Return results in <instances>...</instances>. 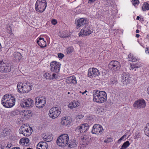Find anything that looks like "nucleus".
<instances>
[{
  "label": "nucleus",
  "instance_id": "nucleus-30",
  "mask_svg": "<svg viewBox=\"0 0 149 149\" xmlns=\"http://www.w3.org/2000/svg\"><path fill=\"white\" fill-rule=\"evenodd\" d=\"M142 66L141 63L138 62L136 64H131L130 66V68L131 69L133 70L134 68H138Z\"/></svg>",
  "mask_w": 149,
  "mask_h": 149
},
{
  "label": "nucleus",
  "instance_id": "nucleus-15",
  "mask_svg": "<svg viewBox=\"0 0 149 149\" xmlns=\"http://www.w3.org/2000/svg\"><path fill=\"white\" fill-rule=\"evenodd\" d=\"M21 117L23 118H29L32 115V113L31 111L27 110H23L19 112Z\"/></svg>",
  "mask_w": 149,
  "mask_h": 149
},
{
  "label": "nucleus",
  "instance_id": "nucleus-61",
  "mask_svg": "<svg viewBox=\"0 0 149 149\" xmlns=\"http://www.w3.org/2000/svg\"><path fill=\"white\" fill-rule=\"evenodd\" d=\"M139 30H138V29H137L136 30V33H139Z\"/></svg>",
  "mask_w": 149,
  "mask_h": 149
},
{
  "label": "nucleus",
  "instance_id": "nucleus-38",
  "mask_svg": "<svg viewBox=\"0 0 149 149\" xmlns=\"http://www.w3.org/2000/svg\"><path fill=\"white\" fill-rule=\"evenodd\" d=\"M100 73L98 69L94 68V77H97L100 75Z\"/></svg>",
  "mask_w": 149,
  "mask_h": 149
},
{
  "label": "nucleus",
  "instance_id": "nucleus-58",
  "mask_svg": "<svg viewBox=\"0 0 149 149\" xmlns=\"http://www.w3.org/2000/svg\"><path fill=\"white\" fill-rule=\"evenodd\" d=\"M147 91L148 94L149 95V86L148 87Z\"/></svg>",
  "mask_w": 149,
  "mask_h": 149
},
{
  "label": "nucleus",
  "instance_id": "nucleus-22",
  "mask_svg": "<svg viewBox=\"0 0 149 149\" xmlns=\"http://www.w3.org/2000/svg\"><path fill=\"white\" fill-rule=\"evenodd\" d=\"M48 144L45 141H41L37 145V149H47Z\"/></svg>",
  "mask_w": 149,
  "mask_h": 149
},
{
  "label": "nucleus",
  "instance_id": "nucleus-29",
  "mask_svg": "<svg viewBox=\"0 0 149 149\" xmlns=\"http://www.w3.org/2000/svg\"><path fill=\"white\" fill-rule=\"evenodd\" d=\"M43 76L46 79L51 80V73L50 72H44L43 73Z\"/></svg>",
  "mask_w": 149,
  "mask_h": 149
},
{
  "label": "nucleus",
  "instance_id": "nucleus-4",
  "mask_svg": "<svg viewBox=\"0 0 149 149\" xmlns=\"http://www.w3.org/2000/svg\"><path fill=\"white\" fill-rule=\"evenodd\" d=\"M69 138L66 134H63L58 138L56 143L57 145L61 147L66 146L68 145Z\"/></svg>",
  "mask_w": 149,
  "mask_h": 149
},
{
  "label": "nucleus",
  "instance_id": "nucleus-17",
  "mask_svg": "<svg viewBox=\"0 0 149 149\" xmlns=\"http://www.w3.org/2000/svg\"><path fill=\"white\" fill-rule=\"evenodd\" d=\"M72 120L70 117H63L61 119V124L63 125L68 126L71 125Z\"/></svg>",
  "mask_w": 149,
  "mask_h": 149
},
{
  "label": "nucleus",
  "instance_id": "nucleus-16",
  "mask_svg": "<svg viewBox=\"0 0 149 149\" xmlns=\"http://www.w3.org/2000/svg\"><path fill=\"white\" fill-rule=\"evenodd\" d=\"M77 25V28L79 29L80 27L85 25L88 23L87 19L84 18H81L79 19H76L75 21Z\"/></svg>",
  "mask_w": 149,
  "mask_h": 149
},
{
  "label": "nucleus",
  "instance_id": "nucleus-54",
  "mask_svg": "<svg viewBox=\"0 0 149 149\" xmlns=\"http://www.w3.org/2000/svg\"><path fill=\"white\" fill-rule=\"evenodd\" d=\"M79 92L81 93L82 95H84L85 93H88L87 91H86V90L84 92H82L81 91H80Z\"/></svg>",
  "mask_w": 149,
  "mask_h": 149
},
{
  "label": "nucleus",
  "instance_id": "nucleus-49",
  "mask_svg": "<svg viewBox=\"0 0 149 149\" xmlns=\"http://www.w3.org/2000/svg\"><path fill=\"white\" fill-rule=\"evenodd\" d=\"M9 114L10 116H13L15 114V112L14 111H12L9 112Z\"/></svg>",
  "mask_w": 149,
  "mask_h": 149
},
{
  "label": "nucleus",
  "instance_id": "nucleus-33",
  "mask_svg": "<svg viewBox=\"0 0 149 149\" xmlns=\"http://www.w3.org/2000/svg\"><path fill=\"white\" fill-rule=\"evenodd\" d=\"M142 8L143 11L149 10V4L147 2H144L142 7Z\"/></svg>",
  "mask_w": 149,
  "mask_h": 149
},
{
  "label": "nucleus",
  "instance_id": "nucleus-36",
  "mask_svg": "<svg viewBox=\"0 0 149 149\" xmlns=\"http://www.w3.org/2000/svg\"><path fill=\"white\" fill-rule=\"evenodd\" d=\"M128 59L129 61L132 62H135L137 60L136 58L134 57L131 54H129V55Z\"/></svg>",
  "mask_w": 149,
  "mask_h": 149
},
{
  "label": "nucleus",
  "instance_id": "nucleus-62",
  "mask_svg": "<svg viewBox=\"0 0 149 149\" xmlns=\"http://www.w3.org/2000/svg\"><path fill=\"white\" fill-rule=\"evenodd\" d=\"M140 18V17L139 16H137V17H136V19L137 20H139Z\"/></svg>",
  "mask_w": 149,
  "mask_h": 149
},
{
  "label": "nucleus",
  "instance_id": "nucleus-19",
  "mask_svg": "<svg viewBox=\"0 0 149 149\" xmlns=\"http://www.w3.org/2000/svg\"><path fill=\"white\" fill-rule=\"evenodd\" d=\"M88 125L87 123H84L81 124V125L78 126L76 128L77 130L82 133L86 132L88 129Z\"/></svg>",
  "mask_w": 149,
  "mask_h": 149
},
{
  "label": "nucleus",
  "instance_id": "nucleus-14",
  "mask_svg": "<svg viewBox=\"0 0 149 149\" xmlns=\"http://www.w3.org/2000/svg\"><path fill=\"white\" fill-rule=\"evenodd\" d=\"M33 104V101L31 98L23 101L20 105L23 108H29L32 107Z\"/></svg>",
  "mask_w": 149,
  "mask_h": 149
},
{
  "label": "nucleus",
  "instance_id": "nucleus-51",
  "mask_svg": "<svg viewBox=\"0 0 149 149\" xmlns=\"http://www.w3.org/2000/svg\"><path fill=\"white\" fill-rule=\"evenodd\" d=\"M93 119V117L92 116H87V119L89 120H92Z\"/></svg>",
  "mask_w": 149,
  "mask_h": 149
},
{
  "label": "nucleus",
  "instance_id": "nucleus-55",
  "mask_svg": "<svg viewBox=\"0 0 149 149\" xmlns=\"http://www.w3.org/2000/svg\"><path fill=\"white\" fill-rule=\"evenodd\" d=\"M93 0H88V3L91 4L93 3Z\"/></svg>",
  "mask_w": 149,
  "mask_h": 149
},
{
  "label": "nucleus",
  "instance_id": "nucleus-42",
  "mask_svg": "<svg viewBox=\"0 0 149 149\" xmlns=\"http://www.w3.org/2000/svg\"><path fill=\"white\" fill-rule=\"evenodd\" d=\"M126 136L127 135L126 134H124L118 140V143H120L121 141L126 137Z\"/></svg>",
  "mask_w": 149,
  "mask_h": 149
},
{
  "label": "nucleus",
  "instance_id": "nucleus-31",
  "mask_svg": "<svg viewBox=\"0 0 149 149\" xmlns=\"http://www.w3.org/2000/svg\"><path fill=\"white\" fill-rule=\"evenodd\" d=\"M43 139L46 141L50 142L52 140V136L49 134H47L45 135L43 138Z\"/></svg>",
  "mask_w": 149,
  "mask_h": 149
},
{
  "label": "nucleus",
  "instance_id": "nucleus-47",
  "mask_svg": "<svg viewBox=\"0 0 149 149\" xmlns=\"http://www.w3.org/2000/svg\"><path fill=\"white\" fill-rule=\"evenodd\" d=\"M64 56V54H62L60 53L58 54V57L60 58H62Z\"/></svg>",
  "mask_w": 149,
  "mask_h": 149
},
{
  "label": "nucleus",
  "instance_id": "nucleus-28",
  "mask_svg": "<svg viewBox=\"0 0 149 149\" xmlns=\"http://www.w3.org/2000/svg\"><path fill=\"white\" fill-rule=\"evenodd\" d=\"M128 77L127 75H123L121 79V82L123 83L124 85H126L127 84V82L128 81Z\"/></svg>",
  "mask_w": 149,
  "mask_h": 149
},
{
  "label": "nucleus",
  "instance_id": "nucleus-18",
  "mask_svg": "<svg viewBox=\"0 0 149 149\" xmlns=\"http://www.w3.org/2000/svg\"><path fill=\"white\" fill-rule=\"evenodd\" d=\"M103 128L102 126L98 124L94 125V134L100 135L103 132Z\"/></svg>",
  "mask_w": 149,
  "mask_h": 149
},
{
  "label": "nucleus",
  "instance_id": "nucleus-27",
  "mask_svg": "<svg viewBox=\"0 0 149 149\" xmlns=\"http://www.w3.org/2000/svg\"><path fill=\"white\" fill-rule=\"evenodd\" d=\"M13 56L15 59L16 60H20L21 59L22 56L21 53L18 52H14L13 55Z\"/></svg>",
  "mask_w": 149,
  "mask_h": 149
},
{
  "label": "nucleus",
  "instance_id": "nucleus-63",
  "mask_svg": "<svg viewBox=\"0 0 149 149\" xmlns=\"http://www.w3.org/2000/svg\"><path fill=\"white\" fill-rule=\"evenodd\" d=\"M2 147V145L1 144H0V149H1Z\"/></svg>",
  "mask_w": 149,
  "mask_h": 149
},
{
  "label": "nucleus",
  "instance_id": "nucleus-9",
  "mask_svg": "<svg viewBox=\"0 0 149 149\" xmlns=\"http://www.w3.org/2000/svg\"><path fill=\"white\" fill-rule=\"evenodd\" d=\"M11 71V66L9 64L6 63L3 61H0V72H8Z\"/></svg>",
  "mask_w": 149,
  "mask_h": 149
},
{
  "label": "nucleus",
  "instance_id": "nucleus-6",
  "mask_svg": "<svg viewBox=\"0 0 149 149\" xmlns=\"http://www.w3.org/2000/svg\"><path fill=\"white\" fill-rule=\"evenodd\" d=\"M32 131L31 127L23 125L19 128V132L20 134H22L24 136H29L31 134Z\"/></svg>",
  "mask_w": 149,
  "mask_h": 149
},
{
  "label": "nucleus",
  "instance_id": "nucleus-44",
  "mask_svg": "<svg viewBox=\"0 0 149 149\" xmlns=\"http://www.w3.org/2000/svg\"><path fill=\"white\" fill-rule=\"evenodd\" d=\"M84 117V115L83 114H79L77 116V119H81L82 118Z\"/></svg>",
  "mask_w": 149,
  "mask_h": 149
},
{
  "label": "nucleus",
  "instance_id": "nucleus-35",
  "mask_svg": "<svg viewBox=\"0 0 149 149\" xmlns=\"http://www.w3.org/2000/svg\"><path fill=\"white\" fill-rule=\"evenodd\" d=\"M109 83L110 85L116 84L117 83V81L116 78L112 77L110 79Z\"/></svg>",
  "mask_w": 149,
  "mask_h": 149
},
{
  "label": "nucleus",
  "instance_id": "nucleus-56",
  "mask_svg": "<svg viewBox=\"0 0 149 149\" xmlns=\"http://www.w3.org/2000/svg\"><path fill=\"white\" fill-rule=\"evenodd\" d=\"M109 139H108L107 140H105L104 141V142L105 143H109V142H110V141H109Z\"/></svg>",
  "mask_w": 149,
  "mask_h": 149
},
{
  "label": "nucleus",
  "instance_id": "nucleus-11",
  "mask_svg": "<svg viewBox=\"0 0 149 149\" xmlns=\"http://www.w3.org/2000/svg\"><path fill=\"white\" fill-rule=\"evenodd\" d=\"M109 67L112 70L114 71L118 70L120 68L121 65L120 63L118 61H111L109 64Z\"/></svg>",
  "mask_w": 149,
  "mask_h": 149
},
{
  "label": "nucleus",
  "instance_id": "nucleus-21",
  "mask_svg": "<svg viewBox=\"0 0 149 149\" xmlns=\"http://www.w3.org/2000/svg\"><path fill=\"white\" fill-rule=\"evenodd\" d=\"M37 42L41 47H44L46 46V42L44 38H38L36 40Z\"/></svg>",
  "mask_w": 149,
  "mask_h": 149
},
{
  "label": "nucleus",
  "instance_id": "nucleus-12",
  "mask_svg": "<svg viewBox=\"0 0 149 149\" xmlns=\"http://www.w3.org/2000/svg\"><path fill=\"white\" fill-rule=\"evenodd\" d=\"M61 64L55 61L52 62L50 64V68L51 71L56 73L59 72L60 69Z\"/></svg>",
  "mask_w": 149,
  "mask_h": 149
},
{
  "label": "nucleus",
  "instance_id": "nucleus-23",
  "mask_svg": "<svg viewBox=\"0 0 149 149\" xmlns=\"http://www.w3.org/2000/svg\"><path fill=\"white\" fill-rule=\"evenodd\" d=\"M80 103L77 101L73 100L70 102L68 105V107L70 109L75 108L78 107Z\"/></svg>",
  "mask_w": 149,
  "mask_h": 149
},
{
  "label": "nucleus",
  "instance_id": "nucleus-59",
  "mask_svg": "<svg viewBox=\"0 0 149 149\" xmlns=\"http://www.w3.org/2000/svg\"><path fill=\"white\" fill-rule=\"evenodd\" d=\"M81 139L83 140L84 141V140H86V139L85 137H81Z\"/></svg>",
  "mask_w": 149,
  "mask_h": 149
},
{
  "label": "nucleus",
  "instance_id": "nucleus-43",
  "mask_svg": "<svg viewBox=\"0 0 149 149\" xmlns=\"http://www.w3.org/2000/svg\"><path fill=\"white\" fill-rule=\"evenodd\" d=\"M58 76L57 74L56 73H53L51 74V80L55 79L57 78Z\"/></svg>",
  "mask_w": 149,
  "mask_h": 149
},
{
  "label": "nucleus",
  "instance_id": "nucleus-5",
  "mask_svg": "<svg viewBox=\"0 0 149 149\" xmlns=\"http://www.w3.org/2000/svg\"><path fill=\"white\" fill-rule=\"evenodd\" d=\"M47 3L45 0H37L35 4L36 10L38 12L42 13L45 9Z\"/></svg>",
  "mask_w": 149,
  "mask_h": 149
},
{
  "label": "nucleus",
  "instance_id": "nucleus-20",
  "mask_svg": "<svg viewBox=\"0 0 149 149\" xmlns=\"http://www.w3.org/2000/svg\"><path fill=\"white\" fill-rule=\"evenodd\" d=\"M77 142L75 139L71 140L68 142V149H77Z\"/></svg>",
  "mask_w": 149,
  "mask_h": 149
},
{
  "label": "nucleus",
  "instance_id": "nucleus-13",
  "mask_svg": "<svg viewBox=\"0 0 149 149\" xmlns=\"http://www.w3.org/2000/svg\"><path fill=\"white\" fill-rule=\"evenodd\" d=\"M89 25L85 26L84 28L82 29L79 33V36H84L88 35L92 33L91 30V27Z\"/></svg>",
  "mask_w": 149,
  "mask_h": 149
},
{
  "label": "nucleus",
  "instance_id": "nucleus-48",
  "mask_svg": "<svg viewBox=\"0 0 149 149\" xmlns=\"http://www.w3.org/2000/svg\"><path fill=\"white\" fill-rule=\"evenodd\" d=\"M57 22L56 20L55 19H52V23L53 25H55L56 24Z\"/></svg>",
  "mask_w": 149,
  "mask_h": 149
},
{
  "label": "nucleus",
  "instance_id": "nucleus-34",
  "mask_svg": "<svg viewBox=\"0 0 149 149\" xmlns=\"http://www.w3.org/2000/svg\"><path fill=\"white\" fill-rule=\"evenodd\" d=\"M130 144L129 142L128 141H127L123 143L120 149H126L129 146Z\"/></svg>",
  "mask_w": 149,
  "mask_h": 149
},
{
  "label": "nucleus",
  "instance_id": "nucleus-26",
  "mask_svg": "<svg viewBox=\"0 0 149 149\" xmlns=\"http://www.w3.org/2000/svg\"><path fill=\"white\" fill-rule=\"evenodd\" d=\"M29 140L27 138H22L19 141V143L22 145L26 144L27 145L29 142Z\"/></svg>",
  "mask_w": 149,
  "mask_h": 149
},
{
  "label": "nucleus",
  "instance_id": "nucleus-3",
  "mask_svg": "<svg viewBox=\"0 0 149 149\" xmlns=\"http://www.w3.org/2000/svg\"><path fill=\"white\" fill-rule=\"evenodd\" d=\"M33 84L29 82H21L17 85V91L20 93H28L32 88Z\"/></svg>",
  "mask_w": 149,
  "mask_h": 149
},
{
  "label": "nucleus",
  "instance_id": "nucleus-25",
  "mask_svg": "<svg viewBox=\"0 0 149 149\" xmlns=\"http://www.w3.org/2000/svg\"><path fill=\"white\" fill-rule=\"evenodd\" d=\"M104 108L103 106H99L97 107L95 110L96 112L100 115H102L104 113Z\"/></svg>",
  "mask_w": 149,
  "mask_h": 149
},
{
  "label": "nucleus",
  "instance_id": "nucleus-45",
  "mask_svg": "<svg viewBox=\"0 0 149 149\" xmlns=\"http://www.w3.org/2000/svg\"><path fill=\"white\" fill-rule=\"evenodd\" d=\"M3 132L4 134V135L5 136L7 135L10 133L8 131L7 129H5L3 131Z\"/></svg>",
  "mask_w": 149,
  "mask_h": 149
},
{
  "label": "nucleus",
  "instance_id": "nucleus-32",
  "mask_svg": "<svg viewBox=\"0 0 149 149\" xmlns=\"http://www.w3.org/2000/svg\"><path fill=\"white\" fill-rule=\"evenodd\" d=\"M144 132L146 135L149 137V123L146 124L144 128Z\"/></svg>",
  "mask_w": 149,
  "mask_h": 149
},
{
  "label": "nucleus",
  "instance_id": "nucleus-1",
  "mask_svg": "<svg viewBox=\"0 0 149 149\" xmlns=\"http://www.w3.org/2000/svg\"><path fill=\"white\" fill-rule=\"evenodd\" d=\"M15 98L13 95L6 94L2 97L1 103L6 108H11L15 105Z\"/></svg>",
  "mask_w": 149,
  "mask_h": 149
},
{
  "label": "nucleus",
  "instance_id": "nucleus-24",
  "mask_svg": "<svg viewBox=\"0 0 149 149\" xmlns=\"http://www.w3.org/2000/svg\"><path fill=\"white\" fill-rule=\"evenodd\" d=\"M65 81L67 83L72 84H73L77 83V80L75 77L71 76L67 77L65 79Z\"/></svg>",
  "mask_w": 149,
  "mask_h": 149
},
{
  "label": "nucleus",
  "instance_id": "nucleus-10",
  "mask_svg": "<svg viewBox=\"0 0 149 149\" xmlns=\"http://www.w3.org/2000/svg\"><path fill=\"white\" fill-rule=\"evenodd\" d=\"M146 106V101L142 99L135 101L133 104L134 107L136 109H143Z\"/></svg>",
  "mask_w": 149,
  "mask_h": 149
},
{
  "label": "nucleus",
  "instance_id": "nucleus-57",
  "mask_svg": "<svg viewBox=\"0 0 149 149\" xmlns=\"http://www.w3.org/2000/svg\"><path fill=\"white\" fill-rule=\"evenodd\" d=\"M11 149H20L18 147H15L12 148Z\"/></svg>",
  "mask_w": 149,
  "mask_h": 149
},
{
  "label": "nucleus",
  "instance_id": "nucleus-37",
  "mask_svg": "<svg viewBox=\"0 0 149 149\" xmlns=\"http://www.w3.org/2000/svg\"><path fill=\"white\" fill-rule=\"evenodd\" d=\"M93 68H90L88 71V75L89 77L91 78L93 77Z\"/></svg>",
  "mask_w": 149,
  "mask_h": 149
},
{
  "label": "nucleus",
  "instance_id": "nucleus-8",
  "mask_svg": "<svg viewBox=\"0 0 149 149\" xmlns=\"http://www.w3.org/2000/svg\"><path fill=\"white\" fill-rule=\"evenodd\" d=\"M35 100L36 107L39 108H41L45 106L46 100L45 97L39 96L36 98Z\"/></svg>",
  "mask_w": 149,
  "mask_h": 149
},
{
  "label": "nucleus",
  "instance_id": "nucleus-64",
  "mask_svg": "<svg viewBox=\"0 0 149 149\" xmlns=\"http://www.w3.org/2000/svg\"><path fill=\"white\" fill-rule=\"evenodd\" d=\"M1 47H1V43H0V50L1 49Z\"/></svg>",
  "mask_w": 149,
  "mask_h": 149
},
{
  "label": "nucleus",
  "instance_id": "nucleus-39",
  "mask_svg": "<svg viewBox=\"0 0 149 149\" xmlns=\"http://www.w3.org/2000/svg\"><path fill=\"white\" fill-rule=\"evenodd\" d=\"M74 48L72 47H69L67 49V54H70L72 52L74 51Z\"/></svg>",
  "mask_w": 149,
  "mask_h": 149
},
{
  "label": "nucleus",
  "instance_id": "nucleus-60",
  "mask_svg": "<svg viewBox=\"0 0 149 149\" xmlns=\"http://www.w3.org/2000/svg\"><path fill=\"white\" fill-rule=\"evenodd\" d=\"M140 35L138 34H136V37L137 38H139V37Z\"/></svg>",
  "mask_w": 149,
  "mask_h": 149
},
{
  "label": "nucleus",
  "instance_id": "nucleus-53",
  "mask_svg": "<svg viewBox=\"0 0 149 149\" xmlns=\"http://www.w3.org/2000/svg\"><path fill=\"white\" fill-rule=\"evenodd\" d=\"M146 54H149V51L148 48H146Z\"/></svg>",
  "mask_w": 149,
  "mask_h": 149
},
{
  "label": "nucleus",
  "instance_id": "nucleus-7",
  "mask_svg": "<svg viewBox=\"0 0 149 149\" xmlns=\"http://www.w3.org/2000/svg\"><path fill=\"white\" fill-rule=\"evenodd\" d=\"M61 110L58 107H53L49 110V115L50 118L54 119L57 118L60 114Z\"/></svg>",
  "mask_w": 149,
  "mask_h": 149
},
{
  "label": "nucleus",
  "instance_id": "nucleus-50",
  "mask_svg": "<svg viewBox=\"0 0 149 149\" xmlns=\"http://www.w3.org/2000/svg\"><path fill=\"white\" fill-rule=\"evenodd\" d=\"M59 35L62 38H65L68 37V36L66 35H63L62 34H61V35Z\"/></svg>",
  "mask_w": 149,
  "mask_h": 149
},
{
  "label": "nucleus",
  "instance_id": "nucleus-52",
  "mask_svg": "<svg viewBox=\"0 0 149 149\" xmlns=\"http://www.w3.org/2000/svg\"><path fill=\"white\" fill-rule=\"evenodd\" d=\"M10 147H8V146H6V147H2V148H1V149H9Z\"/></svg>",
  "mask_w": 149,
  "mask_h": 149
},
{
  "label": "nucleus",
  "instance_id": "nucleus-2",
  "mask_svg": "<svg viewBox=\"0 0 149 149\" xmlns=\"http://www.w3.org/2000/svg\"><path fill=\"white\" fill-rule=\"evenodd\" d=\"M107 95L104 91L94 90V101L99 104L103 103L107 100Z\"/></svg>",
  "mask_w": 149,
  "mask_h": 149
},
{
  "label": "nucleus",
  "instance_id": "nucleus-46",
  "mask_svg": "<svg viewBox=\"0 0 149 149\" xmlns=\"http://www.w3.org/2000/svg\"><path fill=\"white\" fill-rule=\"evenodd\" d=\"M7 32L9 33H10L12 32V29L10 26H8L7 27Z\"/></svg>",
  "mask_w": 149,
  "mask_h": 149
},
{
  "label": "nucleus",
  "instance_id": "nucleus-40",
  "mask_svg": "<svg viewBox=\"0 0 149 149\" xmlns=\"http://www.w3.org/2000/svg\"><path fill=\"white\" fill-rule=\"evenodd\" d=\"M141 134L140 132H135L134 136L135 139H138L141 137Z\"/></svg>",
  "mask_w": 149,
  "mask_h": 149
},
{
  "label": "nucleus",
  "instance_id": "nucleus-41",
  "mask_svg": "<svg viewBox=\"0 0 149 149\" xmlns=\"http://www.w3.org/2000/svg\"><path fill=\"white\" fill-rule=\"evenodd\" d=\"M131 2L133 5L135 6L139 3V1L138 0H132Z\"/></svg>",
  "mask_w": 149,
  "mask_h": 149
}]
</instances>
